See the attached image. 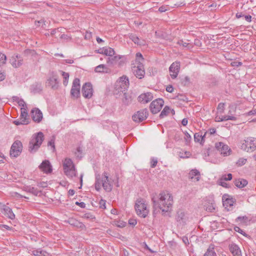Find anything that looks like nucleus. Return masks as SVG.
Wrapping results in <instances>:
<instances>
[{"instance_id": "nucleus-59", "label": "nucleus", "mask_w": 256, "mask_h": 256, "mask_svg": "<svg viewBox=\"0 0 256 256\" xmlns=\"http://www.w3.org/2000/svg\"><path fill=\"white\" fill-rule=\"evenodd\" d=\"M117 58H118V59H120V56H114V58H108V60H107V62L108 63H110V64H113V61L115 59H116Z\"/></svg>"}, {"instance_id": "nucleus-54", "label": "nucleus", "mask_w": 256, "mask_h": 256, "mask_svg": "<svg viewBox=\"0 0 256 256\" xmlns=\"http://www.w3.org/2000/svg\"><path fill=\"white\" fill-rule=\"evenodd\" d=\"M99 206L100 208L102 209H105L106 208V200H100L99 202Z\"/></svg>"}, {"instance_id": "nucleus-11", "label": "nucleus", "mask_w": 256, "mask_h": 256, "mask_svg": "<svg viewBox=\"0 0 256 256\" xmlns=\"http://www.w3.org/2000/svg\"><path fill=\"white\" fill-rule=\"evenodd\" d=\"M70 94L72 96L75 98H78L80 94V80L78 78H74L72 82Z\"/></svg>"}, {"instance_id": "nucleus-15", "label": "nucleus", "mask_w": 256, "mask_h": 256, "mask_svg": "<svg viewBox=\"0 0 256 256\" xmlns=\"http://www.w3.org/2000/svg\"><path fill=\"white\" fill-rule=\"evenodd\" d=\"M46 86L50 87L53 90H57L59 87V82L57 76L52 74L48 79L46 82Z\"/></svg>"}, {"instance_id": "nucleus-23", "label": "nucleus", "mask_w": 256, "mask_h": 256, "mask_svg": "<svg viewBox=\"0 0 256 256\" xmlns=\"http://www.w3.org/2000/svg\"><path fill=\"white\" fill-rule=\"evenodd\" d=\"M153 98L152 94L150 92H147L140 94L138 97V101L142 103H147Z\"/></svg>"}, {"instance_id": "nucleus-21", "label": "nucleus", "mask_w": 256, "mask_h": 256, "mask_svg": "<svg viewBox=\"0 0 256 256\" xmlns=\"http://www.w3.org/2000/svg\"><path fill=\"white\" fill-rule=\"evenodd\" d=\"M223 205L226 208L232 206L235 202L234 200L228 194H224L222 198Z\"/></svg>"}, {"instance_id": "nucleus-62", "label": "nucleus", "mask_w": 256, "mask_h": 256, "mask_svg": "<svg viewBox=\"0 0 256 256\" xmlns=\"http://www.w3.org/2000/svg\"><path fill=\"white\" fill-rule=\"evenodd\" d=\"M6 78V75L4 72H2L1 70H0V81H2L4 80Z\"/></svg>"}, {"instance_id": "nucleus-8", "label": "nucleus", "mask_w": 256, "mask_h": 256, "mask_svg": "<svg viewBox=\"0 0 256 256\" xmlns=\"http://www.w3.org/2000/svg\"><path fill=\"white\" fill-rule=\"evenodd\" d=\"M22 144L20 141L16 140L12 144L10 154L11 157L16 158L22 152Z\"/></svg>"}, {"instance_id": "nucleus-4", "label": "nucleus", "mask_w": 256, "mask_h": 256, "mask_svg": "<svg viewBox=\"0 0 256 256\" xmlns=\"http://www.w3.org/2000/svg\"><path fill=\"white\" fill-rule=\"evenodd\" d=\"M147 206L148 204L144 200L141 198L138 199L135 204L136 214L140 217L146 218L149 213Z\"/></svg>"}, {"instance_id": "nucleus-63", "label": "nucleus", "mask_w": 256, "mask_h": 256, "mask_svg": "<svg viewBox=\"0 0 256 256\" xmlns=\"http://www.w3.org/2000/svg\"><path fill=\"white\" fill-rule=\"evenodd\" d=\"M220 184L223 187H227V184L226 182H224V180L222 179H220Z\"/></svg>"}, {"instance_id": "nucleus-34", "label": "nucleus", "mask_w": 256, "mask_h": 256, "mask_svg": "<svg viewBox=\"0 0 256 256\" xmlns=\"http://www.w3.org/2000/svg\"><path fill=\"white\" fill-rule=\"evenodd\" d=\"M114 50L113 48L108 47L104 48V54L107 56H112L114 54Z\"/></svg>"}, {"instance_id": "nucleus-10", "label": "nucleus", "mask_w": 256, "mask_h": 256, "mask_svg": "<svg viewBox=\"0 0 256 256\" xmlns=\"http://www.w3.org/2000/svg\"><path fill=\"white\" fill-rule=\"evenodd\" d=\"M164 104V101L162 98H157L151 102L150 110L152 114H157L161 110Z\"/></svg>"}, {"instance_id": "nucleus-50", "label": "nucleus", "mask_w": 256, "mask_h": 256, "mask_svg": "<svg viewBox=\"0 0 256 256\" xmlns=\"http://www.w3.org/2000/svg\"><path fill=\"white\" fill-rule=\"evenodd\" d=\"M54 140H55V137L54 136H53L52 137V138L48 142V146H51L52 147V148H53V150L55 149Z\"/></svg>"}, {"instance_id": "nucleus-28", "label": "nucleus", "mask_w": 256, "mask_h": 256, "mask_svg": "<svg viewBox=\"0 0 256 256\" xmlns=\"http://www.w3.org/2000/svg\"><path fill=\"white\" fill-rule=\"evenodd\" d=\"M21 114L20 118L23 121L26 122V124L28 123V116L27 109L26 108H21Z\"/></svg>"}, {"instance_id": "nucleus-58", "label": "nucleus", "mask_w": 256, "mask_h": 256, "mask_svg": "<svg viewBox=\"0 0 256 256\" xmlns=\"http://www.w3.org/2000/svg\"><path fill=\"white\" fill-rule=\"evenodd\" d=\"M168 10V8L167 6H161L158 8V10L161 12H165Z\"/></svg>"}, {"instance_id": "nucleus-55", "label": "nucleus", "mask_w": 256, "mask_h": 256, "mask_svg": "<svg viewBox=\"0 0 256 256\" xmlns=\"http://www.w3.org/2000/svg\"><path fill=\"white\" fill-rule=\"evenodd\" d=\"M158 163V160L156 158H153L151 160V167L154 168Z\"/></svg>"}, {"instance_id": "nucleus-17", "label": "nucleus", "mask_w": 256, "mask_h": 256, "mask_svg": "<svg viewBox=\"0 0 256 256\" xmlns=\"http://www.w3.org/2000/svg\"><path fill=\"white\" fill-rule=\"evenodd\" d=\"M1 212L8 218L10 220L14 219L15 214H14L12 210L8 206L3 204L1 208Z\"/></svg>"}, {"instance_id": "nucleus-60", "label": "nucleus", "mask_w": 256, "mask_h": 256, "mask_svg": "<svg viewBox=\"0 0 256 256\" xmlns=\"http://www.w3.org/2000/svg\"><path fill=\"white\" fill-rule=\"evenodd\" d=\"M128 224L130 225L134 226L137 224V222H136V220H135V219H130L128 220Z\"/></svg>"}, {"instance_id": "nucleus-20", "label": "nucleus", "mask_w": 256, "mask_h": 256, "mask_svg": "<svg viewBox=\"0 0 256 256\" xmlns=\"http://www.w3.org/2000/svg\"><path fill=\"white\" fill-rule=\"evenodd\" d=\"M40 169L44 172L48 174L52 172V166L48 160H44L39 166Z\"/></svg>"}, {"instance_id": "nucleus-29", "label": "nucleus", "mask_w": 256, "mask_h": 256, "mask_svg": "<svg viewBox=\"0 0 256 256\" xmlns=\"http://www.w3.org/2000/svg\"><path fill=\"white\" fill-rule=\"evenodd\" d=\"M129 38L136 44L138 45H144L143 40H141L140 38L134 34H131L128 35Z\"/></svg>"}, {"instance_id": "nucleus-18", "label": "nucleus", "mask_w": 256, "mask_h": 256, "mask_svg": "<svg viewBox=\"0 0 256 256\" xmlns=\"http://www.w3.org/2000/svg\"><path fill=\"white\" fill-rule=\"evenodd\" d=\"M31 116L34 121L40 122L42 118V114L38 108H34L31 111Z\"/></svg>"}, {"instance_id": "nucleus-30", "label": "nucleus", "mask_w": 256, "mask_h": 256, "mask_svg": "<svg viewBox=\"0 0 256 256\" xmlns=\"http://www.w3.org/2000/svg\"><path fill=\"white\" fill-rule=\"evenodd\" d=\"M204 256H216V254L214 251V246L210 244L206 250Z\"/></svg>"}, {"instance_id": "nucleus-61", "label": "nucleus", "mask_w": 256, "mask_h": 256, "mask_svg": "<svg viewBox=\"0 0 256 256\" xmlns=\"http://www.w3.org/2000/svg\"><path fill=\"white\" fill-rule=\"evenodd\" d=\"M166 90L168 92H172L174 91V88L172 85H169L166 88Z\"/></svg>"}, {"instance_id": "nucleus-14", "label": "nucleus", "mask_w": 256, "mask_h": 256, "mask_svg": "<svg viewBox=\"0 0 256 256\" xmlns=\"http://www.w3.org/2000/svg\"><path fill=\"white\" fill-rule=\"evenodd\" d=\"M148 115V110L146 109H143L134 114L132 116V120L136 122H140L146 119Z\"/></svg>"}, {"instance_id": "nucleus-45", "label": "nucleus", "mask_w": 256, "mask_h": 256, "mask_svg": "<svg viewBox=\"0 0 256 256\" xmlns=\"http://www.w3.org/2000/svg\"><path fill=\"white\" fill-rule=\"evenodd\" d=\"M224 103H220L218 104L217 110L218 112L220 114H222L224 112Z\"/></svg>"}, {"instance_id": "nucleus-57", "label": "nucleus", "mask_w": 256, "mask_h": 256, "mask_svg": "<svg viewBox=\"0 0 256 256\" xmlns=\"http://www.w3.org/2000/svg\"><path fill=\"white\" fill-rule=\"evenodd\" d=\"M242 64V63L241 62H240L238 61H234L231 63V65L232 66H234V67H238L239 66H240Z\"/></svg>"}, {"instance_id": "nucleus-37", "label": "nucleus", "mask_w": 256, "mask_h": 256, "mask_svg": "<svg viewBox=\"0 0 256 256\" xmlns=\"http://www.w3.org/2000/svg\"><path fill=\"white\" fill-rule=\"evenodd\" d=\"M204 136H202L201 134H200V132L196 133L194 134V140L196 142H202V141L204 140Z\"/></svg>"}, {"instance_id": "nucleus-56", "label": "nucleus", "mask_w": 256, "mask_h": 256, "mask_svg": "<svg viewBox=\"0 0 256 256\" xmlns=\"http://www.w3.org/2000/svg\"><path fill=\"white\" fill-rule=\"evenodd\" d=\"M256 114V108H253L250 111L248 112L247 113H246L244 114L245 116H252V115H255Z\"/></svg>"}, {"instance_id": "nucleus-41", "label": "nucleus", "mask_w": 256, "mask_h": 256, "mask_svg": "<svg viewBox=\"0 0 256 256\" xmlns=\"http://www.w3.org/2000/svg\"><path fill=\"white\" fill-rule=\"evenodd\" d=\"M247 162V159L244 158H240L236 162V164L238 166H242L244 165Z\"/></svg>"}, {"instance_id": "nucleus-25", "label": "nucleus", "mask_w": 256, "mask_h": 256, "mask_svg": "<svg viewBox=\"0 0 256 256\" xmlns=\"http://www.w3.org/2000/svg\"><path fill=\"white\" fill-rule=\"evenodd\" d=\"M188 178L194 181L198 182L200 180V172L197 170H192L188 174Z\"/></svg>"}, {"instance_id": "nucleus-64", "label": "nucleus", "mask_w": 256, "mask_h": 256, "mask_svg": "<svg viewBox=\"0 0 256 256\" xmlns=\"http://www.w3.org/2000/svg\"><path fill=\"white\" fill-rule=\"evenodd\" d=\"M4 228L6 229V230H10V228L9 226L5 224H0V229L3 230Z\"/></svg>"}, {"instance_id": "nucleus-7", "label": "nucleus", "mask_w": 256, "mask_h": 256, "mask_svg": "<svg viewBox=\"0 0 256 256\" xmlns=\"http://www.w3.org/2000/svg\"><path fill=\"white\" fill-rule=\"evenodd\" d=\"M241 148L248 152H252L256 149V139L248 138L241 145Z\"/></svg>"}, {"instance_id": "nucleus-27", "label": "nucleus", "mask_w": 256, "mask_h": 256, "mask_svg": "<svg viewBox=\"0 0 256 256\" xmlns=\"http://www.w3.org/2000/svg\"><path fill=\"white\" fill-rule=\"evenodd\" d=\"M95 72H96L109 73L110 70L104 64H100L95 68Z\"/></svg>"}, {"instance_id": "nucleus-47", "label": "nucleus", "mask_w": 256, "mask_h": 256, "mask_svg": "<svg viewBox=\"0 0 256 256\" xmlns=\"http://www.w3.org/2000/svg\"><path fill=\"white\" fill-rule=\"evenodd\" d=\"M206 210L209 212H212L215 210V206L214 204H208V206H206Z\"/></svg>"}, {"instance_id": "nucleus-1", "label": "nucleus", "mask_w": 256, "mask_h": 256, "mask_svg": "<svg viewBox=\"0 0 256 256\" xmlns=\"http://www.w3.org/2000/svg\"><path fill=\"white\" fill-rule=\"evenodd\" d=\"M154 208H159L162 212H170L173 205V197L168 191H163L152 198Z\"/></svg>"}, {"instance_id": "nucleus-52", "label": "nucleus", "mask_w": 256, "mask_h": 256, "mask_svg": "<svg viewBox=\"0 0 256 256\" xmlns=\"http://www.w3.org/2000/svg\"><path fill=\"white\" fill-rule=\"evenodd\" d=\"M178 44L180 45V46H183L184 47H188V44H189V43L186 42H184V40H180L178 41Z\"/></svg>"}, {"instance_id": "nucleus-2", "label": "nucleus", "mask_w": 256, "mask_h": 256, "mask_svg": "<svg viewBox=\"0 0 256 256\" xmlns=\"http://www.w3.org/2000/svg\"><path fill=\"white\" fill-rule=\"evenodd\" d=\"M102 186L108 192H110L112 190V182L109 179L108 174L106 172H104L102 176L100 174L96 175V190L99 191Z\"/></svg>"}, {"instance_id": "nucleus-51", "label": "nucleus", "mask_w": 256, "mask_h": 256, "mask_svg": "<svg viewBox=\"0 0 256 256\" xmlns=\"http://www.w3.org/2000/svg\"><path fill=\"white\" fill-rule=\"evenodd\" d=\"M13 123L16 126H18V125H20V124H26V122L23 121L20 119V120H14L13 122Z\"/></svg>"}, {"instance_id": "nucleus-13", "label": "nucleus", "mask_w": 256, "mask_h": 256, "mask_svg": "<svg viewBox=\"0 0 256 256\" xmlns=\"http://www.w3.org/2000/svg\"><path fill=\"white\" fill-rule=\"evenodd\" d=\"M82 92L85 98H90L93 95V88L92 84L86 82L82 86Z\"/></svg>"}, {"instance_id": "nucleus-36", "label": "nucleus", "mask_w": 256, "mask_h": 256, "mask_svg": "<svg viewBox=\"0 0 256 256\" xmlns=\"http://www.w3.org/2000/svg\"><path fill=\"white\" fill-rule=\"evenodd\" d=\"M14 100L17 102L18 104L21 106V108H26V104L22 99L18 97H15L14 98Z\"/></svg>"}, {"instance_id": "nucleus-48", "label": "nucleus", "mask_w": 256, "mask_h": 256, "mask_svg": "<svg viewBox=\"0 0 256 256\" xmlns=\"http://www.w3.org/2000/svg\"><path fill=\"white\" fill-rule=\"evenodd\" d=\"M248 218L246 216H238L236 218V221L237 222H246L248 221Z\"/></svg>"}, {"instance_id": "nucleus-5", "label": "nucleus", "mask_w": 256, "mask_h": 256, "mask_svg": "<svg viewBox=\"0 0 256 256\" xmlns=\"http://www.w3.org/2000/svg\"><path fill=\"white\" fill-rule=\"evenodd\" d=\"M62 164L64 172L68 177L72 178L76 176V170L74 162L70 158H65Z\"/></svg>"}, {"instance_id": "nucleus-35", "label": "nucleus", "mask_w": 256, "mask_h": 256, "mask_svg": "<svg viewBox=\"0 0 256 256\" xmlns=\"http://www.w3.org/2000/svg\"><path fill=\"white\" fill-rule=\"evenodd\" d=\"M61 74L63 77V84L64 86H66L68 82L69 74L68 72L60 71Z\"/></svg>"}, {"instance_id": "nucleus-53", "label": "nucleus", "mask_w": 256, "mask_h": 256, "mask_svg": "<svg viewBox=\"0 0 256 256\" xmlns=\"http://www.w3.org/2000/svg\"><path fill=\"white\" fill-rule=\"evenodd\" d=\"M234 230L236 232H238L244 236L246 235V233L244 232V230L238 226H235Z\"/></svg>"}, {"instance_id": "nucleus-6", "label": "nucleus", "mask_w": 256, "mask_h": 256, "mask_svg": "<svg viewBox=\"0 0 256 256\" xmlns=\"http://www.w3.org/2000/svg\"><path fill=\"white\" fill-rule=\"evenodd\" d=\"M129 86V80L127 76H123L120 78L115 84V89L118 93L124 92Z\"/></svg>"}, {"instance_id": "nucleus-44", "label": "nucleus", "mask_w": 256, "mask_h": 256, "mask_svg": "<svg viewBox=\"0 0 256 256\" xmlns=\"http://www.w3.org/2000/svg\"><path fill=\"white\" fill-rule=\"evenodd\" d=\"M6 56L2 52H0V66L2 64H4L6 62Z\"/></svg>"}, {"instance_id": "nucleus-49", "label": "nucleus", "mask_w": 256, "mask_h": 256, "mask_svg": "<svg viewBox=\"0 0 256 256\" xmlns=\"http://www.w3.org/2000/svg\"><path fill=\"white\" fill-rule=\"evenodd\" d=\"M221 179H222L223 180H230L232 179V174H224L222 176V178Z\"/></svg>"}, {"instance_id": "nucleus-42", "label": "nucleus", "mask_w": 256, "mask_h": 256, "mask_svg": "<svg viewBox=\"0 0 256 256\" xmlns=\"http://www.w3.org/2000/svg\"><path fill=\"white\" fill-rule=\"evenodd\" d=\"M184 139L186 142V144H190V141L192 140V136H191L190 134H189L186 131L184 132Z\"/></svg>"}, {"instance_id": "nucleus-39", "label": "nucleus", "mask_w": 256, "mask_h": 256, "mask_svg": "<svg viewBox=\"0 0 256 256\" xmlns=\"http://www.w3.org/2000/svg\"><path fill=\"white\" fill-rule=\"evenodd\" d=\"M191 154L189 152H183L180 151L178 152V156L180 158H188L190 156Z\"/></svg>"}, {"instance_id": "nucleus-26", "label": "nucleus", "mask_w": 256, "mask_h": 256, "mask_svg": "<svg viewBox=\"0 0 256 256\" xmlns=\"http://www.w3.org/2000/svg\"><path fill=\"white\" fill-rule=\"evenodd\" d=\"M236 120V118L233 116L228 115V116H217L215 118V120L216 122H222L226 121L228 120Z\"/></svg>"}, {"instance_id": "nucleus-12", "label": "nucleus", "mask_w": 256, "mask_h": 256, "mask_svg": "<svg viewBox=\"0 0 256 256\" xmlns=\"http://www.w3.org/2000/svg\"><path fill=\"white\" fill-rule=\"evenodd\" d=\"M132 70L134 76L139 79L142 78L145 74V71L142 64H138L132 67Z\"/></svg>"}, {"instance_id": "nucleus-32", "label": "nucleus", "mask_w": 256, "mask_h": 256, "mask_svg": "<svg viewBox=\"0 0 256 256\" xmlns=\"http://www.w3.org/2000/svg\"><path fill=\"white\" fill-rule=\"evenodd\" d=\"M235 185L238 188H244L248 184L246 180L244 179H238L234 181Z\"/></svg>"}, {"instance_id": "nucleus-9", "label": "nucleus", "mask_w": 256, "mask_h": 256, "mask_svg": "<svg viewBox=\"0 0 256 256\" xmlns=\"http://www.w3.org/2000/svg\"><path fill=\"white\" fill-rule=\"evenodd\" d=\"M215 147L220 152V154L224 156H227L230 154L232 152L231 149L226 144L222 142H216Z\"/></svg>"}, {"instance_id": "nucleus-31", "label": "nucleus", "mask_w": 256, "mask_h": 256, "mask_svg": "<svg viewBox=\"0 0 256 256\" xmlns=\"http://www.w3.org/2000/svg\"><path fill=\"white\" fill-rule=\"evenodd\" d=\"M24 188L26 192L32 193L35 196H38L40 193V191L38 188L33 186H28Z\"/></svg>"}, {"instance_id": "nucleus-16", "label": "nucleus", "mask_w": 256, "mask_h": 256, "mask_svg": "<svg viewBox=\"0 0 256 256\" xmlns=\"http://www.w3.org/2000/svg\"><path fill=\"white\" fill-rule=\"evenodd\" d=\"M180 62H175L170 66L169 72L172 79H175L177 77L180 72Z\"/></svg>"}, {"instance_id": "nucleus-46", "label": "nucleus", "mask_w": 256, "mask_h": 256, "mask_svg": "<svg viewBox=\"0 0 256 256\" xmlns=\"http://www.w3.org/2000/svg\"><path fill=\"white\" fill-rule=\"evenodd\" d=\"M144 60L143 56L142 54L140 52H138L136 54V62H138V64H142L141 61Z\"/></svg>"}, {"instance_id": "nucleus-3", "label": "nucleus", "mask_w": 256, "mask_h": 256, "mask_svg": "<svg viewBox=\"0 0 256 256\" xmlns=\"http://www.w3.org/2000/svg\"><path fill=\"white\" fill-rule=\"evenodd\" d=\"M44 140V135L42 132L34 134L29 143V151L30 152H36L40 148Z\"/></svg>"}, {"instance_id": "nucleus-19", "label": "nucleus", "mask_w": 256, "mask_h": 256, "mask_svg": "<svg viewBox=\"0 0 256 256\" xmlns=\"http://www.w3.org/2000/svg\"><path fill=\"white\" fill-rule=\"evenodd\" d=\"M22 58L18 54L13 55L10 58V62L14 68L20 66L22 63Z\"/></svg>"}, {"instance_id": "nucleus-40", "label": "nucleus", "mask_w": 256, "mask_h": 256, "mask_svg": "<svg viewBox=\"0 0 256 256\" xmlns=\"http://www.w3.org/2000/svg\"><path fill=\"white\" fill-rule=\"evenodd\" d=\"M11 196L16 200H18L19 198H28V197L24 196L17 192H13L10 193Z\"/></svg>"}, {"instance_id": "nucleus-33", "label": "nucleus", "mask_w": 256, "mask_h": 256, "mask_svg": "<svg viewBox=\"0 0 256 256\" xmlns=\"http://www.w3.org/2000/svg\"><path fill=\"white\" fill-rule=\"evenodd\" d=\"M32 254L35 256H47L48 255L47 252L44 250H42L40 249L34 250L32 251Z\"/></svg>"}, {"instance_id": "nucleus-38", "label": "nucleus", "mask_w": 256, "mask_h": 256, "mask_svg": "<svg viewBox=\"0 0 256 256\" xmlns=\"http://www.w3.org/2000/svg\"><path fill=\"white\" fill-rule=\"evenodd\" d=\"M170 108L168 106H166L160 114V118H163L164 117L166 116L170 112Z\"/></svg>"}, {"instance_id": "nucleus-43", "label": "nucleus", "mask_w": 256, "mask_h": 256, "mask_svg": "<svg viewBox=\"0 0 256 256\" xmlns=\"http://www.w3.org/2000/svg\"><path fill=\"white\" fill-rule=\"evenodd\" d=\"M124 98H123V102L126 104H128L130 102L132 101L131 96H129L126 94V92H123Z\"/></svg>"}, {"instance_id": "nucleus-24", "label": "nucleus", "mask_w": 256, "mask_h": 256, "mask_svg": "<svg viewBox=\"0 0 256 256\" xmlns=\"http://www.w3.org/2000/svg\"><path fill=\"white\" fill-rule=\"evenodd\" d=\"M188 219L186 214L182 210H179L177 212L176 215V220L178 222L182 223H185Z\"/></svg>"}, {"instance_id": "nucleus-22", "label": "nucleus", "mask_w": 256, "mask_h": 256, "mask_svg": "<svg viewBox=\"0 0 256 256\" xmlns=\"http://www.w3.org/2000/svg\"><path fill=\"white\" fill-rule=\"evenodd\" d=\"M229 249L233 256H242L241 250L235 244H232L229 246Z\"/></svg>"}]
</instances>
